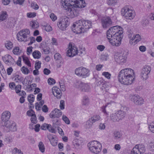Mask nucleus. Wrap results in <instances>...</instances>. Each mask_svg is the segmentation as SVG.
I'll list each match as a JSON object with an SVG mask.
<instances>
[{
  "mask_svg": "<svg viewBox=\"0 0 154 154\" xmlns=\"http://www.w3.org/2000/svg\"><path fill=\"white\" fill-rule=\"evenodd\" d=\"M27 114L29 116H32L35 115V112L32 109L29 110L27 112Z\"/></svg>",
  "mask_w": 154,
  "mask_h": 154,
  "instance_id": "54",
  "label": "nucleus"
},
{
  "mask_svg": "<svg viewBox=\"0 0 154 154\" xmlns=\"http://www.w3.org/2000/svg\"><path fill=\"white\" fill-rule=\"evenodd\" d=\"M73 144L75 148L79 149V148L80 144L78 140L76 139L74 140L73 142Z\"/></svg>",
  "mask_w": 154,
  "mask_h": 154,
  "instance_id": "36",
  "label": "nucleus"
},
{
  "mask_svg": "<svg viewBox=\"0 0 154 154\" xmlns=\"http://www.w3.org/2000/svg\"><path fill=\"white\" fill-rule=\"evenodd\" d=\"M63 9L67 11L68 16L72 18L77 16L81 8L86 6L83 0H61Z\"/></svg>",
  "mask_w": 154,
  "mask_h": 154,
  "instance_id": "1",
  "label": "nucleus"
},
{
  "mask_svg": "<svg viewBox=\"0 0 154 154\" xmlns=\"http://www.w3.org/2000/svg\"><path fill=\"white\" fill-rule=\"evenodd\" d=\"M69 49L66 52V55L70 57H72L78 54L77 48L75 45L69 44Z\"/></svg>",
  "mask_w": 154,
  "mask_h": 154,
  "instance_id": "13",
  "label": "nucleus"
},
{
  "mask_svg": "<svg viewBox=\"0 0 154 154\" xmlns=\"http://www.w3.org/2000/svg\"><path fill=\"white\" fill-rule=\"evenodd\" d=\"M149 23L148 20L145 18L143 19L141 22L143 26H146Z\"/></svg>",
  "mask_w": 154,
  "mask_h": 154,
  "instance_id": "44",
  "label": "nucleus"
},
{
  "mask_svg": "<svg viewBox=\"0 0 154 154\" xmlns=\"http://www.w3.org/2000/svg\"><path fill=\"white\" fill-rule=\"evenodd\" d=\"M53 126L54 128H57V125L59 124V120L57 119H54L53 121Z\"/></svg>",
  "mask_w": 154,
  "mask_h": 154,
  "instance_id": "45",
  "label": "nucleus"
},
{
  "mask_svg": "<svg viewBox=\"0 0 154 154\" xmlns=\"http://www.w3.org/2000/svg\"><path fill=\"white\" fill-rule=\"evenodd\" d=\"M135 147L137 149L138 152L140 154L144 153L146 150V148L144 145L138 144L135 146Z\"/></svg>",
  "mask_w": 154,
  "mask_h": 154,
  "instance_id": "22",
  "label": "nucleus"
},
{
  "mask_svg": "<svg viewBox=\"0 0 154 154\" xmlns=\"http://www.w3.org/2000/svg\"><path fill=\"white\" fill-rule=\"evenodd\" d=\"M62 119L64 121L66 124H70V122L69 119L66 116L63 115Z\"/></svg>",
  "mask_w": 154,
  "mask_h": 154,
  "instance_id": "48",
  "label": "nucleus"
},
{
  "mask_svg": "<svg viewBox=\"0 0 154 154\" xmlns=\"http://www.w3.org/2000/svg\"><path fill=\"white\" fill-rule=\"evenodd\" d=\"M148 147L150 151L154 152V142H151L149 143Z\"/></svg>",
  "mask_w": 154,
  "mask_h": 154,
  "instance_id": "43",
  "label": "nucleus"
},
{
  "mask_svg": "<svg viewBox=\"0 0 154 154\" xmlns=\"http://www.w3.org/2000/svg\"><path fill=\"white\" fill-rule=\"evenodd\" d=\"M36 14L35 13H28L27 14V17L29 18H33L36 16Z\"/></svg>",
  "mask_w": 154,
  "mask_h": 154,
  "instance_id": "53",
  "label": "nucleus"
},
{
  "mask_svg": "<svg viewBox=\"0 0 154 154\" xmlns=\"http://www.w3.org/2000/svg\"><path fill=\"white\" fill-rule=\"evenodd\" d=\"M33 57L35 58L39 59L41 57V54L38 51H35L32 54Z\"/></svg>",
  "mask_w": 154,
  "mask_h": 154,
  "instance_id": "30",
  "label": "nucleus"
},
{
  "mask_svg": "<svg viewBox=\"0 0 154 154\" xmlns=\"http://www.w3.org/2000/svg\"><path fill=\"white\" fill-rule=\"evenodd\" d=\"M28 101L30 103V105H32V103L34 100V96L33 95H30L28 97Z\"/></svg>",
  "mask_w": 154,
  "mask_h": 154,
  "instance_id": "40",
  "label": "nucleus"
},
{
  "mask_svg": "<svg viewBox=\"0 0 154 154\" xmlns=\"http://www.w3.org/2000/svg\"><path fill=\"white\" fill-rule=\"evenodd\" d=\"M134 71L130 68H127L121 70L119 72L118 79L120 83L124 85L131 84L134 79Z\"/></svg>",
  "mask_w": 154,
  "mask_h": 154,
  "instance_id": "2",
  "label": "nucleus"
},
{
  "mask_svg": "<svg viewBox=\"0 0 154 154\" xmlns=\"http://www.w3.org/2000/svg\"><path fill=\"white\" fill-rule=\"evenodd\" d=\"M69 24V19L66 17L59 19L57 23L58 27L62 31L66 30Z\"/></svg>",
  "mask_w": 154,
  "mask_h": 154,
  "instance_id": "9",
  "label": "nucleus"
},
{
  "mask_svg": "<svg viewBox=\"0 0 154 154\" xmlns=\"http://www.w3.org/2000/svg\"><path fill=\"white\" fill-rule=\"evenodd\" d=\"M13 53L15 55H19L21 52V51L18 47H15L13 50Z\"/></svg>",
  "mask_w": 154,
  "mask_h": 154,
  "instance_id": "38",
  "label": "nucleus"
},
{
  "mask_svg": "<svg viewBox=\"0 0 154 154\" xmlns=\"http://www.w3.org/2000/svg\"><path fill=\"white\" fill-rule=\"evenodd\" d=\"M127 53L124 52L121 53H116L114 55V59L117 63H121L126 62L127 57Z\"/></svg>",
  "mask_w": 154,
  "mask_h": 154,
  "instance_id": "11",
  "label": "nucleus"
},
{
  "mask_svg": "<svg viewBox=\"0 0 154 154\" xmlns=\"http://www.w3.org/2000/svg\"><path fill=\"white\" fill-rule=\"evenodd\" d=\"M93 123H94L90 119H89L86 122V124L85 125L86 128L89 129L91 128L93 124Z\"/></svg>",
  "mask_w": 154,
  "mask_h": 154,
  "instance_id": "31",
  "label": "nucleus"
},
{
  "mask_svg": "<svg viewBox=\"0 0 154 154\" xmlns=\"http://www.w3.org/2000/svg\"><path fill=\"white\" fill-rule=\"evenodd\" d=\"M60 109L62 110L64 109V101L63 100H61L60 102Z\"/></svg>",
  "mask_w": 154,
  "mask_h": 154,
  "instance_id": "62",
  "label": "nucleus"
},
{
  "mask_svg": "<svg viewBox=\"0 0 154 154\" xmlns=\"http://www.w3.org/2000/svg\"><path fill=\"white\" fill-rule=\"evenodd\" d=\"M31 5V7L35 10H37L38 9V6L35 2H32Z\"/></svg>",
  "mask_w": 154,
  "mask_h": 154,
  "instance_id": "50",
  "label": "nucleus"
},
{
  "mask_svg": "<svg viewBox=\"0 0 154 154\" xmlns=\"http://www.w3.org/2000/svg\"><path fill=\"white\" fill-rule=\"evenodd\" d=\"M90 119L92 121V122L94 123L100 120V117L99 115H96L94 116Z\"/></svg>",
  "mask_w": 154,
  "mask_h": 154,
  "instance_id": "32",
  "label": "nucleus"
},
{
  "mask_svg": "<svg viewBox=\"0 0 154 154\" xmlns=\"http://www.w3.org/2000/svg\"><path fill=\"white\" fill-rule=\"evenodd\" d=\"M8 17L7 12L5 11H2L0 13V22L6 20Z\"/></svg>",
  "mask_w": 154,
  "mask_h": 154,
  "instance_id": "23",
  "label": "nucleus"
},
{
  "mask_svg": "<svg viewBox=\"0 0 154 154\" xmlns=\"http://www.w3.org/2000/svg\"><path fill=\"white\" fill-rule=\"evenodd\" d=\"M30 31L29 29H23L19 32L17 36V40L20 42H26L30 38Z\"/></svg>",
  "mask_w": 154,
  "mask_h": 154,
  "instance_id": "5",
  "label": "nucleus"
},
{
  "mask_svg": "<svg viewBox=\"0 0 154 154\" xmlns=\"http://www.w3.org/2000/svg\"><path fill=\"white\" fill-rule=\"evenodd\" d=\"M50 125L45 123L42 125L41 126V128L42 129L44 130H46L48 129Z\"/></svg>",
  "mask_w": 154,
  "mask_h": 154,
  "instance_id": "59",
  "label": "nucleus"
},
{
  "mask_svg": "<svg viewBox=\"0 0 154 154\" xmlns=\"http://www.w3.org/2000/svg\"><path fill=\"white\" fill-rule=\"evenodd\" d=\"M110 118L111 120L114 122H118L120 120L116 112L111 115Z\"/></svg>",
  "mask_w": 154,
  "mask_h": 154,
  "instance_id": "28",
  "label": "nucleus"
},
{
  "mask_svg": "<svg viewBox=\"0 0 154 154\" xmlns=\"http://www.w3.org/2000/svg\"><path fill=\"white\" fill-rule=\"evenodd\" d=\"M48 137L51 143L53 146H55L57 145V138L50 135H48Z\"/></svg>",
  "mask_w": 154,
  "mask_h": 154,
  "instance_id": "24",
  "label": "nucleus"
},
{
  "mask_svg": "<svg viewBox=\"0 0 154 154\" xmlns=\"http://www.w3.org/2000/svg\"><path fill=\"white\" fill-rule=\"evenodd\" d=\"M149 128L151 132L154 133V123L149 125Z\"/></svg>",
  "mask_w": 154,
  "mask_h": 154,
  "instance_id": "60",
  "label": "nucleus"
},
{
  "mask_svg": "<svg viewBox=\"0 0 154 154\" xmlns=\"http://www.w3.org/2000/svg\"><path fill=\"white\" fill-rule=\"evenodd\" d=\"M107 106V105H106L105 106H103L101 108V110L104 113V114L106 115H108V114L106 110V108Z\"/></svg>",
  "mask_w": 154,
  "mask_h": 154,
  "instance_id": "57",
  "label": "nucleus"
},
{
  "mask_svg": "<svg viewBox=\"0 0 154 154\" xmlns=\"http://www.w3.org/2000/svg\"><path fill=\"white\" fill-rule=\"evenodd\" d=\"M131 100L136 105H141L144 103L143 98L137 95H133L131 98Z\"/></svg>",
  "mask_w": 154,
  "mask_h": 154,
  "instance_id": "16",
  "label": "nucleus"
},
{
  "mask_svg": "<svg viewBox=\"0 0 154 154\" xmlns=\"http://www.w3.org/2000/svg\"><path fill=\"white\" fill-rule=\"evenodd\" d=\"M76 75L79 77L85 78L89 75V70L86 68L82 66L76 68L75 71Z\"/></svg>",
  "mask_w": 154,
  "mask_h": 154,
  "instance_id": "8",
  "label": "nucleus"
},
{
  "mask_svg": "<svg viewBox=\"0 0 154 154\" xmlns=\"http://www.w3.org/2000/svg\"><path fill=\"white\" fill-rule=\"evenodd\" d=\"M131 154H140L137 151V149L134 147L131 152Z\"/></svg>",
  "mask_w": 154,
  "mask_h": 154,
  "instance_id": "64",
  "label": "nucleus"
},
{
  "mask_svg": "<svg viewBox=\"0 0 154 154\" xmlns=\"http://www.w3.org/2000/svg\"><path fill=\"white\" fill-rule=\"evenodd\" d=\"M25 0H13V2L15 4H19L20 5L23 4Z\"/></svg>",
  "mask_w": 154,
  "mask_h": 154,
  "instance_id": "47",
  "label": "nucleus"
},
{
  "mask_svg": "<svg viewBox=\"0 0 154 154\" xmlns=\"http://www.w3.org/2000/svg\"><path fill=\"white\" fill-rule=\"evenodd\" d=\"M122 35H119L118 36H115L112 38L110 39H108L110 43L113 46H119L121 44L122 39Z\"/></svg>",
  "mask_w": 154,
  "mask_h": 154,
  "instance_id": "14",
  "label": "nucleus"
},
{
  "mask_svg": "<svg viewBox=\"0 0 154 154\" xmlns=\"http://www.w3.org/2000/svg\"><path fill=\"white\" fill-rule=\"evenodd\" d=\"M117 2V0H108L107 4L109 5H114Z\"/></svg>",
  "mask_w": 154,
  "mask_h": 154,
  "instance_id": "63",
  "label": "nucleus"
},
{
  "mask_svg": "<svg viewBox=\"0 0 154 154\" xmlns=\"http://www.w3.org/2000/svg\"><path fill=\"white\" fill-rule=\"evenodd\" d=\"M52 93L54 96L57 99H60L61 96V92L59 88L56 86L52 88Z\"/></svg>",
  "mask_w": 154,
  "mask_h": 154,
  "instance_id": "19",
  "label": "nucleus"
},
{
  "mask_svg": "<svg viewBox=\"0 0 154 154\" xmlns=\"http://www.w3.org/2000/svg\"><path fill=\"white\" fill-rule=\"evenodd\" d=\"M38 146L39 150L42 152H45V148L43 143L42 142H39Z\"/></svg>",
  "mask_w": 154,
  "mask_h": 154,
  "instance_id": "39",
  "label": "nucleus"
},
{
  "mask_svg": "<svg viewBox=\"0 0 154 154\" xmlns=\"http://www.w3.org/2000/svg\"><path fill=\"white\" fill-rule=\"evenodd\" d=\"M21 88V86L20 85H18L17 86H16L15 88H14L17 94L21 92L20 90Z\"/></svg>",
  "mask_w": 154,
  "mask_h": 154,
  "instance_id": "52",
  "label": "nucleus"
},
{
  "mask_svg": "<svg viewBox=\"0 0 154 154\" xmlns=\"http://www.w3.org/2000/svg\"><path fill=\"white\" fill-rule=\"evenodd\" d=\"M151 70V67L148 65H145L143 67L141 76V79L143 80H146L148 78Z\"/></svg>",
  "mask_w": 154,
  "mask_h": 154,
  "instance_id": "12",
  "label": "nucleus"
},
{
  "mask_svg": "<svg viewBox=\"0 0 154 154\" xmlns=\"http://www.w3.org/2000/svg\"><path fill=\"white\" fill-rule=\"evenodd\" d=\"M29 40H30V42L28 43V45H31L32 43H34L35 42V39L34 37H31V35H30V38L29 39Z\"/></svg>",
  "mask_w": 154,
  "mask_h": 154,
  "instance_id": "61",
  "label": "nucleus"
},
{
  "mask_svg": "<svg viewBox=\"0 0 154 154\" xmlns=\"http://www.w3.org/2000/svg\"><path fill=\"white\" fill-rule=\"evenodd\" d=\"M101 23L103 28H107L112 26V22L109 17H106L102 19Z\"/></svg>",
  "mask_w": 154,
  "mask_h": 154,
  "instance_id": "15",
  "label": "nucleus"
},
{
  "mask_svg": "<svg viewBox=\"0 0 154 154\" xmlns=\"http://www.w3.org/2000/svg\"><path fill=\"white\" fill-rule=\"evenodd\" d=\"M41 63L40 61H38L37 62H36L35 66V69H39L41 67Z\"/></svg>",
  "mask_w": 154,
  "mask_h": 154,
  "instance_id": "56",
  "label": "nucleus"
},
{
  "mask_svg": "<svg viewBox=\"0 0 154 154\" xmlns=\"http://www.w3.org/2000/svg\"><path fill=\"white\" fill-rule=\"evenodd\" d=\"M2 59L5 63L7 65H11L13 64L14 62L13 58L10 55L8 54L3 56Z\"/></svg>",
  "mask_w": 154,
  "mask_h": 154,
  "instance_id": "17",
  "label": "nucleus"
},
{
  "mask_svg": "<svg viewBox=\"0 0 154 154\" xmlns=\"http://www.w3.org/2000/svg\"><path fill=\"white\" fill-rule=\"evenodd\" d=\"M48 82L49 85H52L54 84L55 82V80L51 78H49L48 80Z\"/></svg>",
  "mask_w": 154,
  "mask_h": 154,
  "instance_id": "49",
  "label": "nucleus"
},
{
  "mask_svg": "<svg viewBox=\"0 0 154 154\" xmlns=\"http://www.w3.org/2000/svg\"><path fill=\"white\" fill-rule=\"evenodd\" d=\"M90 103V99L87 96H84L82 100V105L87 106Z\"/></svg>",
  "mask_w": 154,
  "mask_h": 154,
  "instance_id": "26",
  "label": "nucleus"
},
{
  "mask_svg": "<svg viewBox=\"0 0 154 154\" xmlns=\"http://www.w3.org/2000/svg\"><path fill=\"white\" fill-rule=\"evenodd\" d=\"M78 53H79V55L80 56L84 55L85 53V48H80V49L78 51Z\"/></svg>",
  "mask_w": 154,
  "mask_h": 154,
  "instance_id": "51",
  "label": "nucleus"
},
{
  "mask_svg": "<svg viewBox=\"0 0 154 154\" xmlns=\"http://www.w3.org/2000/svg\"><path fill=\"white\" fill-rule=\"evenodd\" d=\"M21 70L22 72L25 74H27L29 72V70L27 68L25 67L24 66L21 68Z\"/></svg>",
  "mask_w": 154,
  "mask_h": 154,
  "instance_id": "41",
  "label": "nucleus"
},
{
  "mask_svg": "<svg viewBox=\"0 0 154 154\" xmlns=\"http://www.w3.org/2000/svg\"><path fill=\"white\" fill-rule=\"evenodd\" d=\"M116 113L120 120L123 119L126 115V112L121 110H118Z\"/></svg>",
  "mask_w": 154,
  "mask_h": 154,
  "instance_id": "27",
  "label": "nucleus"
},
{
  "mask_svg": "<svg viewBox=\"0 0 154 154\" xmlns=\"http://www.w3.org/2000/svg\"><path fill=\"white\" fill-rule=\"evenodd\" d=\"M62 115V112L60 110L55 109L51 112L50 114V116L51 118H59Z\"/></svg>",
  "mask_w": 154,
  "mask_h": 154,
  "instance_id": "18",
  "label": "nucleus"
},
{
  "mask_svg": "<svg viewBox=\"0 0 154 154\" xmlns=\"http://www.w3.org/2000/svg\"><path fill=\"white\" fill-rule=\"evenodd\" d=\"M61 57V55L58 53H56L54 55V58L56 60H60Z\"/></svg>",
  "mask_w": 154,
  "mask_h": 154,
  "instance_id": "58",
  "label": "nucleus"
},
{
  "mask_svg": "<svg viewBox=\"0 0 154 154\" xmlns=\"http://www.w3.org/2000/svg\"><path fill=\"white\" fill-rule=\"evenodd\" d=\"M4 122V125L5 126L10 130V127L11 125L12 121H8V120L6 122Z\"/></svg>",
  "mask_w": 154,
  "mask_h": 154,
  "instance_id": "46",
  "label": "nucleus"
},
{
  "mask_svg": "<svg viewBox=\"0 0 154 154\" xmlns=\"http://www.w3.org/2000/svg\"><path fill=\"white\" fill-rule=\"evenodd\" d=\"M141 39L140 35L138 34H137L135 35H133L132 38L130 39L129 43L131 45L133 44H134V45L140 41Z\"/></svg>",
  "mask_w": 154,
  "mask_h": 154,
  "instance_id": "20",
  "label": "nucleus"
},
{
  "mask_svg": "<svg viewBox=\"0 0 154 154\" xmlns=\"http://www.w3.org/2000/svg\"><path fill=\"white\" fill-rule=\"evenodd\" d=\"M31 120L32 123L35 124L37 122L36 117L35 114L31 116Z\"/></svg>",
  "mask_w": 154,
  "mask_h": 154,
  "instance_id": "55",
  "label": "nucleus"
},
{
  "mask_svg": "<svg viewBox=\"0 0 154 154\" xmlns=\"http://www.w3.org/2000/svg\"><path fill=\"white\" fill-rule=\"evenodd\" d=\"M75 85L77 88L80 89L82 92H88L91 89L90 86L88 84L80 81L76 82Z\"/></svg>",
  "mask_w": 154,
  "mask_h": 154,
  "instance_id": "10",
  "label": "nucleus"
},
{
  "mask_svg": "<svg viewBox=\"0 0 154 154\" xmlns=\"http://www.w3.org/2000/svg\"><path fill=\"white\" fill-rule=\"evenodd\" d=\"M11 115V113L8 111H4L2 114V120L3 122H6L8 120Z\"/></svg>",
  "mask_w": 154,
  "mask_h": 154,
  "instance_id": "21",
  "label": "nucleus"
},
{
  "mask_svg": "<svg viewBox=\"0 0 154 154\" xmlns=\"http://www.w3.org/2000/svg\"><path fill=\"white\" fill-rule=\"evenodd\" d=\"M102 75L108 79H110L111 74L108 72H103L102 73Z\"/></svg>",
  "mask_w": 154,
  "mask_h": 154,
  "instance_id": "42",
  "label": "nucleus"
},
{
  "mask_svg": "<svg viewBox=\"0 0 154 154\" xmlns=\"http://www.w3.org/2000/svg\"><path fill=\"white\" fill-rule=\"evenodd\" d=\"M5 47L8 50L11 49L13 47V44L10 41H7L5 43Z\"/></svg>",
  "mask_w": 154,
  "mask_h": 154,
  "instance_id": "29",
  "label": "nucleus"
},
{
  "mask_svg": "<svg viewBox=\"0 0 154 154\" xmlns=\"http://www.w3.org/2000/svg\"><path fill=\"white\" fill-rule=\"evenodd\" d=\"M114 137L115 139H118L120 138L122 135V134L119 131H115L114 133Z\"/></svg>",
  "mask_w": 154,
  "mask_h": 154,
  "instance_id": "33",
  "label": "nucleus"
},
{
  "mask_svg": "<svg viewBox=\"0 0 154 154\" xmlns=\"http://www.w3.org/2000/svg\"><path fill=\"white\" fill-rule=\"evenodd\" d=\"M123 34L122 28L121 27L117 26L110 28L106 32V37L108 39L112 38L118 36Z\"/></svg>",
  "mask_w": 154,
  "mask_h": 154,
  "instance_id": "4",
  "label": "nucleus"
},
{
  "mask_svg": "<svg viewBox=\"0 0 154 154\" xmlns=\"http://www.w3.org/2000/svg\"><path fill=\"white\" fill-rule=\"evenodd\" d=\"M91 22L88 20H81L73 25V32L77 34H80L87 31L91 26Z\"/></svg>",
  "mask_w": 154,
  "mask_h": 154,
  "instance_id": "3",
  "label": "nucleus"
},
{
  "mask_svg": "<svg viewBox=\"0 0 154 154\" xmlns=\"http://www.w3.org/2000/svg\"><path fill=\"white\" fill-rule=\"evenodd\" d=\"M30 25L32 28L36 29L39 27V25L38 23L35 21H31L30 23Z\"/></svg>",
  "mask_w": 154,
  "mask_h": 154,
  "instance_id": "35",
  "label": "nucleus"
},
{
  "mask_svg": "<svg viewBox=\"0 0 154 154\" xmlns=\"http://www.w3.org/2000/svg\"><path fill=\"white\" fill-rule=\"evenodd\" d=\"M121 14L127 19H133L135 16L134 11L130 9L128 6H125L122 9Z\"/></svg>",
  "mask_w": 154,
  "mask_h": 154,
  "instance_id": "7",
  "label": "nucleus"
},
{
  "mask_svg": "<svg viewBox=\"0 0 154 154\" xmlns=\"http://www.w3.org/2000/svg\"><path fill=\"white\" fill-rule=\"evenodd\" d=\"M23 60L24 62L29 67L31 66V64L28 58L25 57H23Z\"/></svg>",
  "mask_w": 154,
  "mask_h": 154,
  "instance_id": "37",
  "label": "nucleus"
},
{
  "mask_svg": "<svg viewBox=\"0 0 154 154\" xmlns=\"http://www.w3.org/2000/svg\"><path fill=\"white\" fill-rule=\"evenodd\" d=\"M97 84L98 86L99 85L100 86V87L102 90L105 89L106 85L103 82V80L102 79L99 78L97 79Z\"/></svg>",
  "mask_w": 154,
  "mask_h": 154,
  "instance_id": "25",
  "label": "nucleus"
},
{
  "mask_svg": "<svg viewBox=\"0 0 154 154\" xmlns=\"http://www.w3.org/2000/svg\"><path fill=\"white\" fill-rule=\"evenodd\" d=\"M10 127V130L11 131H15L17 130L16 123L13 121H12Z\"/></svg>",
  "mask_w": 154,
  "mask_h": 154,
  "instance_id": "34",
  "label": "nucleus"
},
{
  "mask_svg": "<svg viewBox=\"0 0 154 154\" xmlns=\"http://www.w3.org/2000/svg\"><path fill=\"white\" fill-rule=\"evenodd\" d=\"M88 146L90 151L94 153L97 154L101 151V145L97 141L94 140L90 142Z\"/></svg>",
  "mask_w": 154,
  "mask_h": 154,
  "instance_id": "6",
  "label": "nucleus"
}]
</instances>
